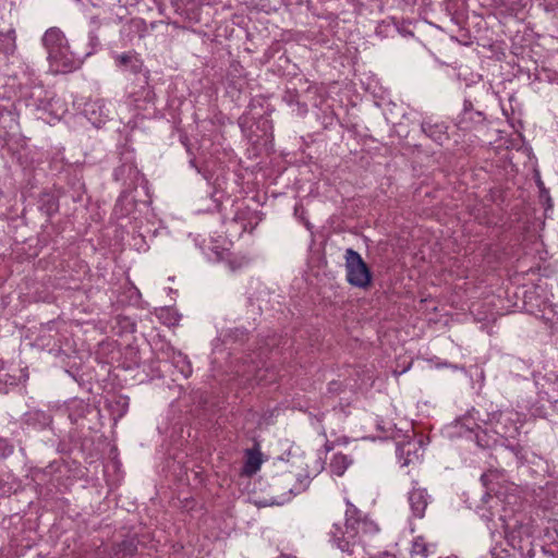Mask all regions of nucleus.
Wrapping results in <instances>:
<instances>
[{
	"mask_svg": "<svg viewBox=\"0 0 558 558\" xmlns=\"http://www.w3.org/2000/svg\"><path fill=\"white\" fill-rule=\"evenodd\" d=\"M497 476V472L495 471H488L486 473H484L482 476H481V481L483 483V485L485 487H487L488 489H492L489 487V484L492 483V480L495 478Z\"/></svg>",
	"mask_w": 558,
	"mask_h": 558,
	"instance_id": "13",
	"label": "nucleus"
},
{
	"mask_svg": "<svg viewBox=\"0 0 558 558\" xmlns=\"http://www.w3.org/2000/svg\"><path fill=\"white\" fill-rule=\"evenodd\" d=\"M422 130L428 137L438 144H442L448 140L446 126L444 124H433L430 122L424 121L422 123Z\"/></svg>",
	"mask_w": 558,
	"mask_h": 558,
	"instance_id": "10",
	"label": "nucleus"
},
{
	"mask_svg": "<svg viewBox=\"0 0 558 558\" xmlns=\"http://www.w3.org/2000/svg\"><path fill=\"white\" fill-rule=\"evenodd\" d=\"M7 134V132H3L2 130H0V137H4Z\"/></svg>",
	"mask_w": 558,
	"mask_h": 558,
	"instance_id": "19",
	"label": "nucleus"
},
{
	"mask_svg": "<svg viewBox=\"0 0 558 558\" xmlns=\"http://www.w3.org/2000/svg\"><path fill=\"white\" fill-rule=\"evenodd\" d=\"M116 64L122 71H129L133 74L141 73L144 66L143 60L135 51H128L114 57Z\"/></svg>",
	"mask_w": 558,
	"mask_h": 558,
	"instance_id": "6",
	"label": "nucleus"
},
{
	"mask_svg": "<svg viewBox=\"0 0 558 558\" xmlns=\"http://www.w3.org/2000/svg\"><path fill=\"white\" fill-rule=\"evenodd\" d=\"M351 463L352 460L348 456L343 453H336L330 460L329 469L332 474L342 476Z\"/></svg>",
	"mask_w": 558,
	"mask_h": 558,
	"instance_id": "12",
	"label": "nucleus"
},
{
	"mask_svg": "<svg viewBox=\"0 0 558 558\" xmlns=\"http://www.w3.org/2000/svg\"><path fill=\"white\" fill-rule=\"evenodd\" d=\"M344 515V526L333 524L329 531V541L338 549L354 558H366L367 547H372L379 535L378 523L349 500H347Z\"/></svg>",
	"mask_w": 558,
	"mask_h": 558,
	"instance_id": "1",
	"label": "nucleus"
},
{
	"mask_svg": "<svg viewBox=\"0 0 558 558\" xmlns=\"http://www.w3.org/2000/svg\"><path fill=\"white\" fill-rule=\"evenodd\" d=\"M365 557H366V558H373L372 554H371V553H368L367 550H366V555H365Z\"/></svg>",
	"mask_w": 558,
	"mask_h": 558,
	"instance_id": "20",
	"label": "nucleus"
},
{
	"mask_svg": "<svg viewBox=\"0 0 558 558\" xmlns=\"http://www.w3.org/2000/svg\"><path fill=\"white\" fill-rule=\"evenodd\" d=\"M151 92L149 89L146 90V98L150 99Z\"/></svg>",
	"mask_w": 558,
	"mask_h": 558,
	"instance_id": "18",
	"label": "nucleus"
},
{
	"mask_svg": "<svg viewBox=\"0 0 558 558\" xmlns=\"http://www.w3.org/2000/svg\"><path fill=\"white\" fill-rule=\"evenodd\" d=\"M8 119H10L12 121L10 114H1L0 116V122H5V120H8Z\"/></svg>",
	"mask_w": 558,
	"mask_h": 558,
	"instance_id": "17",
	"label": "nucleus"
},
{
	"mask_svg": "<svg viewBox=\"0 0 558 558\" xmlns=\"http://www.w3.org/2000/svg\"><path fill=\"white\" fill-rule=\"evenodd\" d=\"M324 469V461L322 458L315 460L314 473L317 474Z\"/></svg>",
	"mask_w": 558,
	"mask_h": 558,
	"instance_id": "15",
	"label": "nucleus"
},
{
	"mask_svg": "<svg viewBox=\"0 0 558 558\" xmlns=\"http://www.w3.org/2000/svg\"><path fill=\"white\" fill-rule=\"evenodd\" d=\"M122 548L130 555H133L136 551V546L134 545L133 542H123Z\"/></svg>",
	"mask_w": 558,
	"mask_h": 558,
	"instance_id": "14",
	"label": "nucleus"
},
{
	"mask_svg": "<svg viewBox=\"0 0 558 558\" xmlns=\"http://www.w3.org/2000/svg\"><path fill=\"white\" fill-rule=\"evenodd\" d=\"M41 41L48 56L57 50L64 49V47L69 45L64 33L58 27L48 28L45 32Z\"/></svg>",
	"mask_w": 558,
	"mask_h": 558,
	"instance_id": "5",
	"label": "nucleus"
},
{
	"mask_svg": "<svg viewBox=\"0 0 558 558\" xmlns=\"http://www.w3.org/2000/svg\"><path fill=\"white\" fill-rule=\"evenodd\" d=\"M175 11L190 22H199L202 3L196 0H173Z\"/></svg>",
	"mask_w": 558,
	"mask_h": 558,
	"instance_id": "7",
	"label": "nucleus"
},
{
	"mask_svg": "<svg viewBox=\"0 0 558 558\" xmlns=\"http://www.w3.org/2000/svg\"><path fill=\"white\" fill-rule=\"evenodd\" d=\"M246 459L243 466V474L252 476L255 474L262 465L260 452L257 450H246Z\"/></svg>",
	"mask_w": 558,
	"mask_h": 558,
	"instance_id": "11",
	"label": "nucleus"
},
{
	"mask_svg": "<svg viewBox=\"0 0 558 558\" xmlns=\"http://www.w3.org/2000/svg\"><path fill=\"white\" fill-rule=\"evenodd\" d=\"M429 499L427 490L417 486L415 482L408 495L410 509L415 518L422 519L424 517Z\"/></svg>",
	"mask_w": 558,
	"mask_h": 558,
	"instance_id": "4",
	"label": "nucleus"
},
{
	"mask_svg": "<svg viewBox=\"0 0 558 558\" xmlns=\"http://www.w3.org/2000/svg\"><path fill=\"white\" fill-rule=\"evenodd\" d=\"M437 546L424 536L414 537L411 546V558H429L436 555Z\"/></svg>",
	"mask_w": 558,
	"mask_h": 558,
	"instance_id": "8",
	"label": "nucleus"
},
{
	"mask_svg": "<svg viewBox=\"0 0 558 558\" xmlns=\"http://www.w3.org/2000/svg\"><path fill=\"white\" fill-rule=\"evenodd\" d=\"M16 32L14 27H10L5 32H0V56L9 59L16 51Z\"/></svg>",
	"mask_w": 558,
	"mask_h": 558,
	"instance_id": "9",
	"label": "nucleus"
},
{
	"mask_svg": "<svg viewBox=\"0 0 558 558\" xmlns=\"http://www.w3.org/2000/svg\"><path fill=\"white\" fill-rule=\"evenodd\" d=\"M49 69L54 74H66L78 70L83 60L71 51L68 45L48 56Z\"/></svg>",
	"mask_w": 558,
	"mask_h": 558,
	"instance_id": "3",
	"label": "nucleus"
},
{
	"mask_svg": "<svg viewBox=\"0 0 558 558\" xmlns=\"http://www.w3.org/2000/svg\"><path fill=\"white\" fill-rule=\"evenodd\" d=\"M344 262L347 281L360 289L368 288L372 283V272L362 256L353 248H347Z\"/></svg>",
	"mask_w": 558,
	"mask_h": 558,
	"instance_id": "2",
	"label": "nucleus"
},
{
	"mask_svg": "<svg viewBox=\"0 0 558 558\" xmlns=\"http://www.w3.org/2000/svg\"><path fill=\"white\" fill-rule=\"evenodd\" d=\"M324 448L326 452H329L330 450H332L333 446L330 441L327 440L326 444L324 445Z\"/></svg>",
	"mask_w": 558,
	"mask_h": 558,
	"instance_id": "16",
	"label": "nucleus"
}]
</instances>
